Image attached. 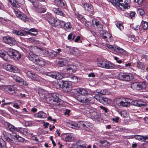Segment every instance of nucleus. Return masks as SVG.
I'll return each instance as SVG.
<instances>
[{
  "instance_id": "nucleus-1",
  "label": "nucleus",
  "mask_w": 148,
  "mask_h": 148,
  "mask_svg": "<svg viewBox=\"0 0 148 148\" xmlns=\"http://www.w3.org/2000/svg\"><path fill=\"white\" fill-rule=\"evenodd\" d=\"M79 93L80 95L76 96L75 99L83 104H88L93 99L92 96L88 94V91L84 89L80 88Z\"/></svg>"
},
{
  "instance_id": "nucleus-2",
  "label": "nucleus",
  "mask_w": 148,
  "mask_h": 148,
  "mask_svg": "<svg viewBox=\"0 0 148 148\" xmlns=\"http://www.w3.org/2000/svg\"><path fill=\"white\" fill-rule=\"evenodd\" d=\"M84 110L86 115L92 119L97 120L100 119V116L99 114L97 112L95 108H87Z\"/></svg>"
},
{
  "instance_id": "nucleus-3",
  "label": "nucleus",
  "mask_w": 148,
  "mask_h": 148,
  "mask_svg": "<svg viewBox=\"0 0 148 148\" xmlns=\"http://www.w3.org/2000/svg\"><path fill=\"white\" fill-rule=\"evenodd\" d=\"M97 65L99 67L106 69H112L114 67V65L112 63L105 60H98Z\"/></svg>"
},
{
  "instance_id": "nucleus-4",
  "label": "nucleus",
  "mask_w": 148,
  "mask_h": 148,
  "mask_svg": "<svg viewBox=\"0 0 148 148\" xmlns=\"http://www.w3.org/2000/svg\"><path fill=\"white\" fill-rule=\"evenodd\" d=\"M57 85L58 88H62V90L65 92L70 91L72 88V85L71 83L67 81L64 82L62 84L58 83Z\"/></svg>"
},
{
  "instance_id": "nucleus-5",
  "label": "nucleus",
  "mask_w": 148,
  "mask_h": 148,
  "mask_svg": "<svg viewBox=\"0 0 148 148\" xmlns=\"http://www.w3.org/2000/svg\"><path fill=\"white\" fill-rule=\"evenodd\" d=\"M45 75L57 79H61L65 77V74L58 72H47Z\"/></svg>"
},
{
  "instance_id": "nucleus-6",
  "label": "nucleus",
  "mask_w": 148,
  "mask_h": 148,
  "mask_svg": "<svg viewBox=\"0 0 148 148\" xmlns=\"http://www.w3.org/2000/svg\"><path fill=\"white\" fill-rule=\"evenodd\" d=\"M146 85L145 82H135L131 84V87L133 90H140L144 89L146 87Z\"/></svg>"
},
{
  "instance_id": "nucleus-7",
  "label": "nucleus",
  "mask_w": 148,
  "mask_h": 148,
  "mask_svg": "<svg viewBox=\"0 0 148 148\" xmlns=\"http://www.w3.org/2000/svg\"><path fill=\"white\" fill-rule=\"evenodd\" d=\"M118 78L121 80L129 81L132 80L134 78L132 74L129 73H120L118 75Z\"/></svg>"
},
{
  "instance_id": "nucleus-8",
  "label": "nucleus",
  "mask_w": 148,
  "mask_h": 148,
  "mask_svg": "<svg viewBox=\"0 0 148 148\" xmlns=\"http://www.w3.org/2000/svg\"><path fill=\"white\" fill-rule=\"evenodd\" d=\"M59 94L56 92L52 93L49 98L50 101L51 103L52 101L55 102L53 103L54 105L58 106L60 105L62 103V100L59 98Z\"/></svg>"
},
{
  "instance_id": "nucleus-9",
  "label": "nucleus",
  "mask_w": 148,
  "mask_h": 148,
  "mask_svg": "<svg viewBox=\"0 0 148 148\" xmlns=\"http://www.w3.org/2000/svg\"><path fill=\"white\" fill-rule=\"evenodd\" d=\"M7 53L9 56L14 60H17L21 58L20 54L16 51L12 49H9Z\"/></svg>"
},
{
  "instance_id": "nucleus-10",
  "label": "nucleus",
  "mask_w": 148,
  "mask_h": 148,
  "mask_svg": "<svg viewBox=\"0 0 148 148\" xmlns=\"http://www.w3.org/2000/svg\"><path fill=\"white\" fill-rule=\"evenodd\" d=\"M128 99H126L125 101L121 100L119 99L116 98L114 99V103L119 108L124 107H128L130 106V103L128 101Z\"/></svg>"
},
{
  "instance_id": "nucleus-11",
  "label": "nucleus",
  "mask_w": 148,
  "mask_h": 148,
  "mask_svg": "<svg viewBox=\"0 0 148 148\" xmlns=\"http://www.w3.org/2000/svg\"><path fill=\"white\" fill-rule=\"evenodd\" d=\"M47 17L48 22L52 26L56 27L59 26L61 20H57L55 18L53 17L50 13L47 15Z\"/></svg>"
},
{
  "instance_id": "nucleus-12",
  "label": "nucleus",
  "mask_w": 148,
  "mask_h": 148,
  "mask_svg": "<svg viewBox=\"0 0 148 148\" xmlns=\"http://www.w3.org/2000/svg\"><path fill=\"white\" fill-rule=\"evenodd\" d=\"M62 28L68 32H70L72 30L73 28L71 23L70 22H65L61 20L59 25Z\"/></svg>"
},
{
  "instance_id": "nucleus-13",
  "label": "nucleus",
  "mask_w": 148,
  "mask_h": 148,
  "mask_svg": "<svg viewBox=\"0 0 148 148\" xmlns=\"http://www.w3.org/2000/svg\"><path fill=\"white\" fill-rule=\"evenodd\" d=\"M14 11L16 16L25 22L28 20V18L26 15L18 9H14Z\"/></svg>"
},
{
  "instance_id": "nucleus-14",
  "label": "nucleus",
  "mask_w": 148,
  "mask_h": 148,
  "mask_svg": "<svg viewBox=\"0 0 148 148\" xmlns=\"http://www.w3.org/2000/svg\"><path fill=\"white\" fill-rule=\"evenodd\" d=\"M34 50L37 51V52H40V53H38V56L42 57L47 56L48 57L49 51L45 49H42L40 47L38 48L36 46L34 47Z\"/></svg>"
},
{
  "instance_id": "nucleus-15",
  "label": "nucleus",
  "mask_w": 148,
  "mask_h": 148,
  "mask_svg": "<svg viewBox=\"0 0 148 148\" xmlns=\"http://www.w3.org/2000/svg\"><path fill=\"white\" fill-rule=\"evenodd\" d=\"M4 124L5 128L8 131L14 133L16 132L17 128L15 127L14 126L11 125L10 123L8 122H5Z\"/></svg>"
},
{
  "instance_id": "nucleus-16",
  "label": "nucleus",
  "mask_w": 148,
  "mask_h": 148,
  "mask_svg": "<svg viewBox=\"0 0 148 148\" xmlns=\"http://www.w3.org/2000/svg\"><path fill=\"white\" fill-rule=\"evenodd\" d=\"M83 7L86 12L92 14H93L94 8L91 4L85 3L83 5Z\"/></svg>"
},
{
  "instance_id": "nucleus-17",
  "label": "nucleus",
  "mask_w": 148,
  "mask_h": 148,
  "mask_svg": "<svg viewBox=\"0 0 148 148\" xmlns=\"http://www.w3.org/2000/svg\"><path fill=\"white\" fill-rule=\"evenodd\" d=\"M3 40L6 43L10 45H14L16 44L15 40L13 38L9 36L5 37L4 38Z\"/></svg>"
},
{
  "instance_id": "nucleus-18",
  "label": "nucleus",
  "mask_w": 148,
  "mask_h": 148,
  "mask_svg": "<svg viewBox=\"0 0 148 148\" xmlns=\"http://www.w3.org/2000/svg\"><path fill=\"white\" fill-rule=\"evenodd\" d=\"M11 76L14 80L19 83H21L23 85H25L26 84V82L24 81L23 79L15 74Z\"/></svg>"
},
{
  "instance_id": "nucleus-19",
  "label": "nucleus",
  "mask_w": 148,
  "mask_h": 148,
  "mask_svg": "<svg viewBox=\"0 0 148 148\" xmlns=\"http://www.w3.org/2000/svg\"><path fill=\"white\" fill-rule=\"evenodd\" d=\"M75 138L74 135L72 133L66 134L63 138V140L66 142H71Z\"/></svg>"
},
{
  "instance_id": "nucleus-20",
  "label": "nucleus",
  "mask_w": 148,
  "mask_h": 148,
  "mask_svg": "<svg viewBox=\"0 0 148 148\" xmlns=\"http://www.w3.org/2000/svg\"><path fill=\"white\" fill-rule=\"evenodd\" d=\"M114 51L118 53L122 54L124 56H127L128 54V53L127 52L117 46L115 47Z\"/></svg>"
},
{
  "instance_id": "nucleus-21",
  "label": "nucleus",
  "mask_w": 148,
  "mask_h": 148,
  "mask_svg": "<svg viewBox=\"0 0 148 148\" xmlns=\"http://www.w3.org/2000/svg\"><path fill=\"white\" fill-rule=\"evenodd\" d=\"M17 86L14 85L13 86H8L7 92L11 94H14L16 93L17 89Z\"/></svg>"
},
{
  "instance_id": "nucleus-22",
  "label": "nucleus",
  "mask_w": 148,
  "mask_h": 148,
  "mask_svg": "<svg viewBox=\"0 0 148 148\" xmlns=\"http://www.w3.org/2000/svg\"><path fill=\"white\" fill-rule=\"evenodd\" d=\"M47 114L44 112L42 111H39L34 115L35 117L39 118L41 119L45 118L47 117Z\"/></svg>"
},
{
  "instance_id": "nucleus-23",
  "label": "nucleus",
  "mask_w": 148,
  "mask_h": 148,
  "mask_svg": "<svg viewBox=\"0 0 148 148\" xmlns=\"http://www.w3.org/2000/svg\"><path fill=\"white\" fill-rule=\"evenodd\" d=\"M55 4L58 6L63 8H65L66 7V3L64 0H53Z\"/></svg>"
},
{
  "instance_id": "nucleus-24",
  "label": "nucleus",
  "mask_w": 148,
  "mask_h": 148,
  "mask_svg": "<svg viewBox=\"0 0 148 148\" xmlns=\"http://www.w3.org/2000/svg\"><path fill=\"white\" fill-rule=\"evenodd\" d=\"M35 51L36 54H34L31 51L27 55L29 59L31 61H32L34 62L36 56H38V53H37V51L35 50Z\"/></svg>"
},
{
  "instance_id": "nucleus-25",
  "label": "nucleus",
  "mask_w": 148,
  "mask_h": 148,
  "mask_svg": "<svg viewBox=\"0 0 148 148\" xmlns=\"http://www.w3.org/2000/svg\"><path fill=\"white\" fill-rule=\"evenodd\" d=\"M34 63L41 66H43L45 64V61L40 58L35 59Z\"/></svg>"
},
{
  "instance_id": "nucleus-26",
  "label": "nucleus",
  "mask_w": 148,
  "mask_h": 148,
  "mask_svg": "<svg viewBox=\"0 0 148 148\" xmlns=\"http://www.w3.org/2000/svg\"><path fill=\"white\" fill-rule=\"evenodd\" d=\"M76 148H86V142L84 141L79 140L76 143Z\"/></svg>"
},
{
  "instance_id": "nucleus-27",
  "label": "nucleus",
  "mask_w": 148,
  "mask_h": 148,
  "mask_svg": "<svg viewBox=\"0 0 148 148\" xmlns=\"http://www.w3.org/2000/svg\"><path fill=\"white\" fill-rule=\"evenodd\" d=\"M76 70V67L73 65H70L66 68L67 72L69 74H71L74 73Z\"/></svg>"
},
{
  "instance_id": "nucleus-28",
  "label": "nucleus",
  "mask_w": 148,
  "mask_h": 148,
  "mask_svg": "<svg viewBox=\"0 0 148 148\" xmlns=\"http://www.w3.org/2000/svg\"><path fill=\"white\" fill-rule=\"evenodd\" d=\"M46 10V8L45 5L40 4L36 9V11L38 13H42L45 12Z\"/></svg>"
},
{
  "instance_id": "nucleus-29",
  "label": "nucleus",
  "mask_w": 148,
  "mask_h": 148,
  "mask_svg": "<svg viewBox=\"0 0 148 148\" xmlns=\"http://www.w3.org/2000/svg\"><path fill=\"white\" fill-rule=\"evenodd\" d=\"M133 104L138 107H141L145 106L146 103L145 102L141 101H136L134 102Z\"/></svg>"
},
{
  "instance_id": "nucleus-30",
  "label": "nucleus",
  "mask_w": 148,
  "mask_h": 148,
  "mask_svg": "<svg viewBox=\"0 0 148 148\" xmlns=\"http://www.w3.org/2000/svg\"><path fill=\"white\" fill-rule=\"evenodd\" d=\"M68 61L65 58H61L59 59L58 63L60 66H62L66 65Z\"/></svg>"
},
{
  "instance_id": "nucleus-31",
  "label": "nucleus",
  "mask_w": 148,
  "mask_h": 148,
  "mask_svg": "<svg viewBox=\"0 0 148 148\" xmlns=\"http://www.w3.org/2000/svg\"><path fill=\"white\" fill-rule=\"evenodd\" d=\"M16 132H18L25 135H28L29 133L27 130L23 128H17Z\"/></svg>"
},
{
  "instance_id": "nucleus-32",
  "label": "nucleus",
  "mask_w": 148,
  "mask_h": 148,
  "mask_svg": "<svg viewBox=\"0 0 148 148\" xmlns=\"http://www.w3.org/2000/svg\"><path fill=\"white\" fill-rule=\"evenodd\" d=\"M3 134L6 141H7L8 143L12 142L13 140H12L9 138V133L8 132H5L4 131L3 132Z\"/></svg>"
},
{
  "instance_id": "nucleus-33",
  "label": "nucleus",
  "mask_w": 148,
  "mask_h": 148,
  "mask_svg": "<svg viewBox=\"0 0 148 148\" xmlns=\"http://www.w3.org/2000/svg\"><path fill=\"white\" fill-rule=\"evenodd\" d=\"M73 53L71 54L77 56H80L82 54L81 51L77 48H74L73 49Z\"/></svg>"
},
{
  "instance_id": "nucleus-34",
  "label": "nucleus",
  "mask_w": 148,
  "mask_h": 148,
  "mask_svg": "<svg viewBox=\"0 0 148 148\" xmlns=\"http://www.w3.org/2000/svg\"><path fill=\"white\" fill-rule=\"evenodd\" d=\"M38 93L40 96L42 98L45 97V95L47 93L46 91L41 88L39 89Z\"/></svg>"
},
{
  "instance_id": "nucleus-35",
  "label": "nucleus",
  "mask_w": 148,
  "mask_h": 148,
  "mask_svg": "<svg viewBox=\"0 0 148 148\" xmlns=\"http://www.w3.org/2000/svg\"><path fill=\"white\" fill-rule=\"evenodd\" d=\"M52 10L54 13L61 16H63L64 14L63 12L59 8H53Z\"/></svg>"
},
{
  "instance_id": "nucleus-36",
  "label": "nucleus",
  "mask_w": 148,
  "mask_h": 148,
  "mask_svg": "<svg viewBox=\"0 0 148 148\" xmlns=\"http://www.w3.org/2000/svg\"><path fill=\"white\" fill-rule=\"evenodd\" d=\"M73 48L70 46H66L64 49V52L68 53V54H71L72 53H73Z\"/></svg>"
},
{
  "instance_id": "nucleus-37",
  "label": "nucleus",
  "mask_w": 148,
  "mask_h": 148,
  "mask_svg": "<svg viewBox=\"0 0 148 148\" xmlns=\"http://www.w3.org/2000/svg\"><path fill=\"white\" fill-rule=\"evenodd\" d=\"M56 51L53 50L49 51L48 57L50 58H53L57 56Z\"/></svg>"
},
{
  "instance_id": "nucleus-38",
  "label": "nucleus",
  "mask_w": 148,
  "mask_h": 148,
  "mask_svg": "<svg viewBox=\"0 0 148 148\" xmlns=\"http://www.w3.org/2000/svg\"><path fill=\"white\" fill-rule=\"evenodd\" d=\"M131 66V64L130 63H128L125 64V66H121L120 65H118V68L119 69H125L126 67H127L131 71L132 70H133V69L130 67Z\"/></svg>"
},
{
  "instance_id": "nucleus-39",
  "label": "nucleus",
  "mask_w": 148,
  "mask_h": 148,
  "mask_svg": "<svg viewBox=\"0 0 148 148\" xmlns=\"http://www.w3.org/2000/svg\"><path fill=\"white\" fill-rule=\"evenodd\" d=\"M0 57L5 60H7L8 59L6 52L4 50L0 51Z\"/></svg>"
},
{
  "instance_id": "nucleus-40",
  "label": "nucleus",
  "mask_w": 148,
  "mask_h": 148,
  "mask_svg": "<svg viewBox=\"0 0 148 148\" xmlns=\"http://www.w3.org/2000/svg\"><path fill=\"white\" fill-rule=\"evenodd\" d=\"M67 125L68 127L73 129H76L78 125V124L74 122L68 123H67Z\"/></svg>"
},
{
  "instance_id": "nucleus-41",
  "label": "nucleus",
  "mask_w": 148,
  "mask_h": 148,
  "mask_svg": "<svg viewBox=\"0 0 148 148\" xmlns=\"http://www.w3.org/2000/svg\"><path fill=\"white\" fill-rule=\"evenodd\" d=\"M8 0L13 7L16 8H18L19 7V5L17 3L16 0Z\"/></svg>"
},
{
  "instance_id": "nucleus-42",
  "label": "nucleus",
  "mask_w": 148,
  "mask_h": 148,
  "mask_svg": "<svg viewBox=\"0 0 148 148\" xmlns=\"http://www.w3.org/2000/svg\"><path fill=\"white\" fill-rule=\"evenodd\" d=\"M42 79L39 77V76L35 74L34 76V77L32 79V80L33 81H36L37 82H40L42 81Z\"/></svg>"
},
{
  "instance_id": "nucleus-43",
  "label": "nucleus",
  "mask_w": 148,
  "mask_h": 148,
  "mask_svg": "<svg viewBox=\"0 0 148 148\" xmlns=\"http://www.w3.org/2000/svg\"><path fill=\"white\" fill-rule=\"evenodd\" d=\"M24 31L21 32V31H18L16 30H13L12 31V32L15 34H17L18 35L21 36H24L25 35V33H24Z\"/></svg>"
},
{
  "instance_id": "nucleus-44",
  "label": "nucleus",
  "mask_w": 148,
  "mask_h": 148,
  "mask_svg": "<svg viewBox=\"0 0 148 148\" xmlns=\"http://www.w3.org/2000/svg\"><path fill=\"white\" fill-rule=\"evenodd\" d=\"M136 66H137V67L139 69L142 70H144L145 69V66L143 63L140 62H138L136 64H135Z\"/></svg>"
},
{
  "instance_id": "nucleus-45",
  "label": "nucleus",
  "mask_w": 148,
  "mask_h": 148,
  "mask_svg": "<svg viewBox=\"0 0 148 148\" xmlns=\"http://www.w3.org/2000/svg\"><path fill=\"white\" fill-rule=\"evenodd\" d=\"M82 125L83 127L85 128H89L91 127L92 125V124L90 122L86 121L82 124Z\"/></svg>"
},
{
  "instance_id": "nucleus-46",
  "label": "nucleus",
  "mask_w": 148,
  "mask_h": 148,
  "mask_svg": "<svg viewBox=\"0 0 148 148\" xmlns=\"http://www.w3.org/2000/svg\"><path fill=\"white\" fill-rule=\"evenodd\" d=\"M13 65L9 64H6L4 66V69L7 71L11 72Z\"/></svg>"
},
{
  "instance_id": "nucleus-47",
  "label": "nucleus",
  "mask_w": 148,
  "mask_h": 148,
  "mask_svg": "<svg viewBox=\"0 0 148 148\" xmlns=\"http://www.w3.org/2000/svg\"><path fill=\"white\" fill-rule=\"evenodd\" d=\"M35 74L34 73L30 71H28L26 72L27 77L31 79H32Z\"/></svg>"
},
{
  "instance_id": "nucleus-48",
  "label": "nucleus",
  "mask_w": 148,
  "mask_h": 148,
  "mask_svg": "<svg viewBox=\"0 0 148 148\" xmlns=\"http://www.w3.org/2000/svg\"><path fill=\"white\" fill-rule=\"evenodd\" d=\"M99 92L102 95H108L110 93V92L107 89L101 90Z\"/></svg>"
},
{
  "instance_id": "nucleus-49",
  "label": "nucleus",
  "mask_w": 148,
  "mask_h": 148,
  "mask_svg": "<svg viewBox=\"0 0 148 148\" xmlns=\"http://www.w3.org/2000/svg\"><path fill=\"white\" fill-rule=\"evenodd\" d=\"M69 78H70V82L75 83H76L78 82V78L76 76H71Z\"/></svg>"
},
{
  "instance_id": "nucleus-50",
  "label": "nucleus",
  "mask_w": 148,
  "mask_h": 148,
  "mask_svg": "<svg viewBox=\"0 0 148 148\" xmlns=\"http://www.w3.org/2000/svg\"><path fill=\"white\" fill-rule=\"evenodd\" d=\"M0 148H6L5 141L2 139H0Z\"/></svg>"
},
{
  "instance_id": "nucleus-51",
  "label": "nucleus",
  "mask_w": 148,
  "mask_h": 148,
  "mask_svg": "<svg viewBox=\"0 0 148 148\" xmlns=\"http://www.w3.org/2000/svg\"><path fill=\"white\" fill-rule=\"evenodd\" d=\"M143 29L146 30L148 28V22H144L142 23L141 25Z\"/></svg>"
},
{
  "instance_id": "nucleus-52",
  "label": "nucleus",
  "mask_w": 148,
  "mask_h": 148,
  "mask_svg": "<svg viewBox=\"0 0 148 148\" xmlns=\"http://www.w3.org/2000/svg\"><path fill=\"white\" fill-rule=\"evenodd\" d=\"M99 102L105 104L108 103V99L106 97H101Z\"/></svg>"
},
{
  "instance_id": "nucleus-53",
  "label": "nucleus",
  "mask_w": 148,
  "mask_h": 148,
  "mask_svg": "<svg viewBox=\"0 0 148 148\" xmlns=\"http://www.w3.org/2000/svg\"><path fill=\"white\" fill-rule=\"evenodd\" d=\"M31 2L32 3L34 7L35 8L36 10L39 7V6L40 5L38 3V1H34L33 0H32V1Z\"/></svg>"
},
{
  "instance_id": "nucleus-54",
  "label": "nucleus",
  "mask_w": 148,
  "mask_h": 148,
  "mask_svg": "<svg viewBox=\"0 0 148 148\" xmlns=\"http://www.w3.org/2000/svg\"><path fill=\"white\" fill-rule=\"evenodd\" d=\"M134 138L138 140H142L144 139V136H142L138 135H135L134 136Z\"/></svg>"
},
{
  "instance_id": "nucleus-55",
  "label": "nucleus",
  "mask_w": 148,
  "mask_h": 148,
  "mask_svg": "<svg viewBox=\"0 0 148 148\" xmlns=\"http://www.w3.org/2000/svg\"><path fill=\"white\" fill-rule=\"evenodd\" d=\"M119 114L122 117H126L127 116V113L125 110H123L119 112Z\"/></svg>"
},
{
  "instance_id": "nucleus-56",
  "label": "nucleus",
  "mask_w": 148,
  "mask_h": 148,
  "mask_svg": "<svg viewBox=\"0 0 148 148\" xmlns=\"http://www.w3.org/2000/svg\"><path fill=\"white\" fill-rule=\"evenodd\" d=\"M19 71L18 68L16 66L13 65L12 68V72L17 73Z\"/></svg>"
},
{
  "instance_id": "nucleus-57",
  "label": "nucleus",
  "mask_w": 148,
  "mask_h": 148,
  "mask_svg": "<svg viewBox=\"0 0 148 148\" xmlns=\"http://www.w3.org/2000/svg\"><path fill=\"white\" fill-rule=\"evenodd\" d=\"M95 95L94 96V98L96 99L97 100H98L99 101H100V99H101V98L99 95V92H95Z\"/></svg>"
},
{
  "instance_id": "nucleus-58",
  "label": "nucleus",
  "mask_w": 148,
  "mask_h": 148,
  "mask_svg": "<svg viewBox=\"0 0 148 148\" xmlns=\"http://www.w3.org/2000/svg\"><path fill=\"white\" fill-rule=\"evenodd\" d=\"M134 1L138 4L142 5L143 3L145 2V0H134Z\"/></svg>"
},
{
  "instance_id": "nucleus-59",
  "label": "nucleus",
  "mask_w": 148,
  "mask_h": 148,
  "mask_svg": "<svg viewBox=\"0 0 148 148\" xmlns=\"http://www.w3.org/2000/svg\"><path fill=\"white\" fill-rule=\"evenodd\" d=\"M92 23L94 25H95L97 26H98L99 25H100L99 21L96 19L92 20Z\"/></svg>"
},
{
  "instance_id": "nucleus-60",
  "label": "nucleus",
  "mask_w": 148,
  "mask_h": 148,
  "mask_svg": "<svg viewBox=\"0 0 148 148\" xmlns=\"http://www.w3.org/2000/svg\"><path fill=\"white\" fill-rule=\"evenodd\" d=\"M79 90L80 88L72 90L71 92L75 94H79Z\"/></svg>"
},
{
  "instance_id": "nucleus-61",
  "label": "nucleus",
  "mask_w": 148,
  "mask_h": 148,
  "mask_svg": "<svg viewBox=\"0 0 148 148\" xmlns=\"http://www.w3.org/2000/svg\"><path fill=\"white\" fill-rule=\"evenodd\" d=\"M8 86H5L4 85H0V89H1V90L3 91H7V90L8 89V88H7Z\"/></svg>"
},
{
  "instance_id": "nucleus-62",
  "label": "nucleus",
  "mask_w": 148,
  "mask_h": 148,
  "mask_svg": "<svg viewBox=\"0 0 148 148\" xmlns=\"http://www.w3.org/2000/svg\"><path fill=\"white\" fill-rule=\"evenodd\" d=\"M27 28H25V29H26L28 30L29 32H34L35 34H38V31L37 30V29H36L34 28H31L29 29H27Z\"/></svg>"
},
{
  "instance_id": "nucleus-63",
  "label": "nucleus",
  "mask_w": 148,
  "mask_h": 148,
  "mask_svg": "<svg viewBox=\"0 0 148 148\" xmlns=\"http://www.w3.org/2000/svg\"><path fill=\"white\" fill-rule=\"evenodd\" d=\"M77 18L79 20H81V21H82L81 20H82V21H84L85 20V22H86V20L84 18H83L82 15L80 14H78L77 16Z\"/></svg>"
},
{
  "instance_id": "nucleus-64",
  "label": "nucleus",
  "mask_w": 148,
  "mask_h": 148,
  "mask_svg": "<svg viewBox=\"0 0 148 148\" xmlns=\"http://www.w3.org/2000/svg\"><path fill=\"white\" fill-rule=\"evenodd\" d=\"M116 26L120 30H121L123 28L122 25L120 23H117L116 24Z\"/></svg>"
}]
</instances>
